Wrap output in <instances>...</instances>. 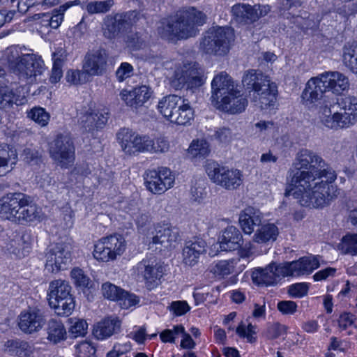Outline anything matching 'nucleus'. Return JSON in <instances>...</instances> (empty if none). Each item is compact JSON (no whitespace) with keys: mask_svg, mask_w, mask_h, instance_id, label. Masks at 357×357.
<instances>
[{"mask_svg":"<svg viewBox=\"0 0 357 357\" xmlns=\"http://www.w3.org/2000/svg\"><path fill=\"white\" fill-rule=\"evenodd\" d=\"M123 289L110 283L105 282L102 285V292L103 296L111 301H117L119 296L123 293Z\"/></svg>","mask_w":357,"mask_h":357,"instance_id":"nucleus-54","label":"nucleus"},{"mask_svg":"<svg viewBox=\"0 0 357 357\" xmlns=\"http://www.w3.org/2000/svg\"><path fill=\"white\" fill-rule=\"evenodd\" d=\"M152 150L149 153H165L169 149V143L167 139L160 137L156 139H151V143Z\"/></svg>","mask_w":357,"mask_h":357,"instance_id":"nucleus-61","label":"nucleus"},{"mask_svg":"<svg viewBox=\"0 0 357 357\" xmlns=\"http://www.w3.org/2000/svg\"><path fill=\"white\" fill-rule=\"evenodd\" d=\"M288 276H299L311 273L319 266V256L303 257L297 261L284 263Z\"/></svg>","mask_w":357,"mask_h":357,"instance_id":"nucleus-24","label":"nucleus"},{"mask_svg":"<svg viewBox=\"0 0 357 357\" xmlns=\"http://www.w3.org/2000/svg\"><path fill=\"white\" fill-rule=\"evenodd\" d=\"M4 350L13 356L30 357L33 351V347L29 342L20 339L8 340L4 343Z\"/></svg>","mask_w":357,"mask_h":357,"instance_id":"nucleus-37","label":"nucleus"},{"mask_svg":"<svg viewBox=\"0 0 357 357\" xmlns=\"http://www.w3.org/2000/svg\"><path fill=\"white\" fill-rule=\"evenodd\" d=\"M26 203V195L21 192L8 193L0 199V217L15 222L18 213Z\"/></svg>","mask_w":357,"mask_h":357,"instance_id":"nucleus-18","label":"nucleus"},{"mask_svg":"<svg viewBox=\"0 0 357 357\" xmlns=\"http://www.w3.org/2000/svg\"><path fill=\"white\" fill-rule=\"evenodd\" d=\"M114 4V0L89 1L86 2L85 9L89 15L106 13Z\"/></svg>","mask_w":357,"mask_h":357,"instance_id":"nucleus-47","label":"nucleus"},{"mask_svg":"<svg viewBox=\"0 0 357 357\" xmlns=\"http://www.w3.org/2000/svg\"><path fill=\"white\" fill-rule=\"evenodd\" d=\"M109 118L107 109H89L81 117L80 124L88 132L102 128Z\"/></svg>","mask_w":357,"mask_h":357,"instance_id":"nucleus-23","label":"nucleus"},{"mask_svg":"<svg viewBox=\"0 0 357 357\" xmlns=\"http://www.w3.org/2000/svg\"><path fill=\"white\" fill-rule=\"evenodd\" d=\"M236 333L243 338H246L247 341L250 343H254L257 340L256 335V326L249 324L247 327L243 324H240L236 328Z\"/></svg>","mask_w":357,"mask_h":357,"instance_id":"nucleus-55","label":"nucleus"},{"mask_svg":"<svg viewBox=\"0 0 357 357\" xmlns=\"http://www.w3.org/2000/svg\"><path fill=\"white\" fill-rule=\"evenodd\" d=\"M8 60L9 66L13 73L28 83H33L36 81V77L42 75L45 70L41 56L34 54H25L17 56L15 60Z\"/></svg>","mask_w":357,"mask_h":357,"instance_id":"nucleus-8","label":"nucleus"},{"mask_svg":"<svg viewBox=\"0 0 357 357\" xmlns=\"http://www.w3.org/2000/svg\"><path fill=\"white\" fill-rule=\"evenodd\" d=\"M243 242L240 231L234 226H229L222 231L219 238L220 247L222 250L231 251L238 249Z\"/></svg>","mask_w":357,"mask_h":357,"instance_id":"nucleus-32","label":"nucleus"},{"mask_svg":"<svg viewBox=\"0 0 357 357\" xmlns=\"http://www.w3.org/2000/svg\"><path fill=\"white\" fill-rule=\"evenodd\" d=\"M323 85L326 91H331L333 93L341 94L349 87V79L344 74L337 72H326L320 75Z\"/></svg>","mask_w":357,"mask_h":357,"instance_id":"nucleus-26","label":"nucleus"},{"mask_svg":"<svg viewBox=\"0 0 357 357\" xmlns=\"http://www.w3.org/2000/svg\"><path fill=\"white\" fill-rule=\"evenodd\" d=\"M206 243L200 238H194L187 241L183 249V261L188 266H194L198 261L201 255L206 252Z\"/></svg>","mask_w":357,"mask_h":357,"instance_id":"nucleus-28","label":"nucleus"},{"mask_svg":"<svg viewBox=\"0 0 357 357\" xmlns=\"http://www.w3.org/2000/svg\"><path fill=\"white\" fill-rule=\"evenodd\" d=\"M308 286L306 283H296L289 286L288 289L289 294L295 298H301L307 294Z\"/></svg>","mask_w":357,"mask_h":357,"instance_id":"nucleus-63","label":"nucleus"},{"mask_svg":"<svg viewBox=\"0 0 357 357\" xmlns=\"http://www.w3.org/2000/svg\"><path fill=\"white\" fill-rule=\"evenodd\" d=\"M155 230V234L149 243V248H154L155 246V250L171 248L178 238V229L169 224H158Z\"/></svg>","mask_w":357,"mask_h":357,"instance_id":"nucleus-20","label":"nucleus"},{"mask_svg":"<svg viewBox=\"0 0 357 357\" xmlns=\"http://www.w3.org/2000/svg\"><path fill=\"white\" fill-rule=\"evenodd\" d=\"M121 321L115 316L105 317L93 326V335L97 340H106L121 332Z\"/></svg>","mask_w":357,"mask_h":357,"instance_id":"nucleus-25","label":"nucleus"},{"mask_svg":"<svg viewBox=\"0 0 357 357\" xmlns=\"http://www.w3.org/2000/svg\"><path fill=\"white\" fill-rule=\"evenodd\" d=\"M17 161L16 150L7 144L0 145V176L10 172Z\"/></svg>","mask_w":357,"mask_h":357,"instance_id":"nucleus-35","label":"nucleus"},{"mask_svg":"<svg viewBox=\"0 0 357 357\" xmlns=\"http://www.w3.org/2000/svg\"><path fill=\"white\" fill-rule=\"evenodd\" d=\"M270 6L268 5H248L245 21L242 23L250 24L257 21L259 17L267 15L270 12Z\"/></svg>","mask_w":357,"mask_h":357,"instance_id":"nucleus-45","label":"nucleus"},{"mask_svg":"<svg viewBox=\"0 0 357 357\" xmlns=\"http://www.w3.org/2000/svg\"><path fill=\"white\" fill-rule=\"evenodd\" d=\"M47 339L56 344L66 337V331L63 323L54 319H50L47 326Z\"/></svg>","mask_w":357,"mask_h":357,"instance_id":"nucleus-41","label":"nucleus"},{"mask_svg":"<svg viewBox=\"0 0 357 357\" xmlns=\"http://www.w3.org/2000/svg\"><path fill=\"white\" fill-rule=\"evenodd\" d=\"M28 117L41 126L47 125L50 120V114L45 109L40 107H36L28 112Z\"/></svg>","mask_w":357,"mask_h":357,"instance_id":"nucleus-52","label":"nucleus"},{"mask_svg":"<svg viewBox=\"0 0 357 357\" xmlns=\"http://www.w3.org/2000/svg\"><path fill=\"white\" fill-rule=\"evenodd\" d=\"M153 91L147 85H141L134 87L132 90H123L121 97L126 105L135 112L142 109L145 104L152 97Z\"/></svg>","mask_w":357,"mask_h":357,"instance_id":"nucleus-17","label":"nucleus"},{"mask_svg":"<svg viewBox=\"0 0 357 357\" xmlns=\"http://www.w3.org/2000/svg\"><path fill=\"white\" fill-rule=\"evenodd\" d=\"M144 179L149 191L160 195L173 187L175 178L169 169L162 167L146 172Z\"/></svg>","mask_w":357,"mask_h":357,"instance_id":"nucleus-15","label":"nucleus"},{"mask_svg":"<svg viewBox=\"0 0 357 357\" xmlns=\"http://www.w3.org/2000/svg\"><path fill=\"white\" fill-rule=\"evenodd\" d=\"M46 322L44 312L38 308H29L21 312L18 326L24 333L32 334L39 331Z\"/></svg>","mask_w":357,"mask_h":357,"instance_id":"nucleus-19","label":"nucleus"},{"mask_svg":"<svg viewBox=\"0 0 357 357\" xmlns=\"http://www.w3.org/2000/svg\"><path fill=\"white\" fill-rule=\"evenodd\" d=\"M50 155L52 159L61 168H68L75 160V146L71 137L59 134L50 144Z\"/></svg>","mask_w":357,"mask_h":357,"instance_id":"nucleus-12","label":"nucleus"},{"mask_svg":"<svg viewBox=\"0 0 357 357\" xmlns=\"http://www.w3.org/2000/svg\"><path fill=\"white\" fill-rule=\"evenodd\" d=\"M278 234V227L274 224L269 223L262 225L257 230L253 240L258 243H266L270 241H274L276 240Z\"/></svg>","mask_w":357,"mask_h":357,"instance_id":"nucleus-43","label":"nucleus"},{"mask_svg":"<svg viewBox=\"0 0 357 357\" xmlns=\"http://www.w3.org/2000/svg\"><path fill=\"white\" fill-rule=\"evenodd\" d=\"M108 54L104 49H99L87 53L83 61V70L89 76H100L107 70Z\"/></svg>","mask_w":357,"mask_h":357,"instance_id":"nucleus-21","label":"nucleus"},{"mask_svg":"<svg viewBox=\"0 0 357 357\" xmlns=\"http://www.w3.org/2000/svg\"><path fill=\"white\" fill-rule=\"evenodd\" d=\"M71 287L63 280H55L50 283L48 289L49 305L59 316H69L75 309V303L70 294Z\"/></svg>","mask_w":357,"mask_h":357,"instance_id":"nucleus-7","label":"nucleus"},{"mask_svg":"<svg viewBox=\"0 0 357 357\" xmlns=\"http://www.w3.org/2000/svg\"><path fill=\"white\" fill-rule=\"evenodd\" d=\"M278 310L284 315L294 314L297 310V304L291 301H282L278 303Z\"/></svg>","mask_w":357,"mask_h":357,"instance_id":"nucleus-64","label":"nucleus"},{"mask_svg":"<svg viewBox=\"0 0 357 357\" xmlns=\"http://www.w3.org/2000/svg\"><path fill=\"white\" fill-rule=\"evenodd\" d=\"M194 119V110L190 105L188 100L183 98L177 109L175 110L174 114L170 121L178 125L186 126L191 123Z\"/></svg>","mask_w":357,"mask_h":357,"instance_id":"nucleus-39","label":"nucleus"},{"mask_svg":"<svg viewBox=\"0 0 357 357\" xmlns=\"http://www.w3.org/2000/svg\"><path fill=\"white\" fill-rule=\"evenodd\" d=\"M75 347L76 357H96L95 347L88 342H82Z\"/></svg>","mask_w":357,"mask_h":357,"instance_id":"nucleus-58","label":"nucleus"},{"mask_svg":"<svg viewBox=\"0 0 357 357\" xmlns=\"http://www.w3.org/2000/svg\"><path fill=\"white\" fill-rule=\"evenodd\" d=\"M242 83L247 89L253 91V100L261 109L273 108L278 93L276 84L261 71L249 70L245 73Z\"/></svg>","mask_w":357,"mask_h":357,"instance_id":"nucleus-5","label":"nucleus"},{"mask_svg":"<svg viewBox=\"0 0 357 357\" xmlns=\"http://www.w3.org/2000/svg\"><path fill=\"white\" fill-rule=\"evenodd\" d=\"M72 250L69 241H61L49 245L45 255V269L52 273L66 269L72 261Z\"/></svg>","mask_w":357,"mask_h":357,"instance_id":"nucleus-11","label":"nucleus"},{"mask_svg":"<svg viewBox=\"0 0 357 357\" xmlns=\"http://www.w3.org/2000/svg\"><path fill=\"white\" fill-rule=\"evenodd\" d=\"M23 100H24V98L20 99L14 94L13 90L7 86L6 79L2 82V84H0V108H9L14 103L17 105H21L23 103Z\"/></svg>","mask_w":357,"mask_h":357,"instance_id":"nucleus-42","label":"nucleus"},{"mask_svg":"<svg viewBox=\"0 0 357 357\" xmlns=\"http://www.w3.org/2000/svg\"><path fill=\"white\" fill-rule=\"evenodd\" d=\"M321 121L327 128L337 130L347 128L357 122V98H338L333 105L321 108Z\"/></svg>","mask_w":357,"mask_h":357,"instance_id":"nucleus-3","label":"nucleus"},{"mask_svg":"<svg viewBox=\"0 0 357 357\" xmlns=\"http://www.w3.org/2000/svg\"><path fill=\"white\" fill-rule=\"evenodd\" d=\"M206 16L194 7L178 10L174 16L162 19L158 32L163 38L176 37L187 39L199 33L198 26H202Z\"/></svg>","mask_w":357,"mask_h":357,"instance_id":"nucleus-2","label":"nucleus"},{"mask_svg":"<svg viewBox=\"0 0 357 357\" xmlns=\"http://www.w3.org/2000/svg\"><path fill=\"white\" fill-rule=\"evenodd\" d=\"M138 274L142 275L148 282L160 280L163 275L164 267L151 259H143L137 265Z\"/></svg>","mask_w":357,"mask_h":357,"instance_id":"nucleus-31","label":"nucleus"},{"mask_svg":"<svg viewBox=\"0 0 357 357\" xmlns=\"http://www.w3.org/2000/svg\"><path fill=\"white\" fill-rule=\"evenodd\" d=\"M116 137L126 153L134 155L139 153V134L128 128H123L117 132Z\"/></svg>","mask_w":357,"mask_h":357,"instance_id":"nucleus-34","label":"nucleus"},{"mask_svg":"<svg viewBox=\"0 0 357 357\" xmlns=\"http://www.w3.org/2000/svg\"><path fill=\"white\" fill-rule=\"evenodd\" d=\"M240 261L241 259L219 261L211 266L210 271L216 276L224 278L234 273L236 266Z\"/></svg>","mask_w":357,"mask_h":357,"instance_id":"nucleus-44","label":"nucleus"},{"mask_svg":"<svg viewBox=\"0 0 357 357\" xmlns=\"http://www.w3.org/2000/svg\"><path fill=\"white\" fill-rule=\"evenodd\" d=\"M81 4L80 0L70 1L60 6L58 8L54 9L51 13H39L35 16L38 17L37 19L43 18V26L57 29L63 20L65 12L73 6Z\"/></svg>","mask_w":357,"mask_h":357,"instance_id":"nucleus-27","label":"nucleus"},{"mask_svg":"<svg viewBox=\"0 0 357 357\" xmlns=\"http://www.w3.org/2000/svg\"><path fill=\"white\" fill-rule=\"evenodd\" d=\"M247 105L248 101L241 96V91L235 89L232 94L222 98V102L216 107L231 114H236L244 111Z\"/></svg>","mask_w":357,"mask_h":357,"instance_id":"nucleus-33","label":"nucleus"},{"mask_svg":"<svg viewBox=\"0 0 357 357\" xmlns=\"http://www.w3.org/2000/svg\"><path fill=\"white\" fill-rule=\"evenodd\" d=\"M262 213L259 209L252 206L245 208L239 215V224L246 234H251L255 227L261 223Z\"/></svg>","mask_w":357,"mask_h":357,"instance_id":"nucleus-30","label":"nucleus"},{"mask_svg":"<svg viewBox=\"0 0 357 357\" xmlns=\"http://www.w3.org/2000/svg\"><path fill=\"white\" fill-rule=\"evenodd\" d=\"M182 98L176 95H169L163 97L158 102V112L169 121L172 120L175 110L182 103Z\"/></svg>","mask_w":357,"mask_h":357,"instance_id":"nucleus-38","label":"nucleus"},{"mask_svg":"<svg viewBox=\"0 0 357 357\" xmlns=\"http://www.w3.org/2000/svg\"><path fill=\"white\" fill-rule=\"evenodd\" d=\"M287 276L284 263L280 264L271 263L264 268L255 269L252 273V280L257 284L270 286L276 284L281 278Z\"/></svg>","mask_w":357,"mask_h":357,"instance_id":"nucleus-16","label":"nucleus"},{"mask_svg":"<svg viewBox=\"0 0 357 357\" xmlns=\"http://www.w3.org/2000/svg\"><path fill=\"white\" fill-rule=\"evenodd\" d=\"M126 212L130 213L139 230L146 229L151 224V218L147 211L133 208H129Z\"/></svg>","mask_w":357,"mask_h":357,"instance_id":"nucleus-46","label":"nucleus"},{"mask_svg":"<svg viewBox=\"0 0 357 357\" xmlns=\"http://www.w3.org/2000/svg\"><path fill=\"white\" fill-rule=\"evenodd\" d=\"M126 250V241L120 235L100 238L94 245L93 255L98 261L107 262L121 256Z\"/></svg>","mask_w":357,"mask_h":357,"instance_id":"nucleus-13","label":"nucleus"},{"mask_svg":"<svg viewBox=\"0 0 357 357\" xmlns=\"http://www.w3.org/2000/svg\"><path fill=\"white\" fill-rule=\"evenodd\" d=\"M117 302H119L122 308L128 309L138 303L139 299L135 294L123 290V293L119 296Z\"/></svg>","mask_w":357,"mask_h":357,"instance_id":"nucleus-60","label":"nucleus"},{"mask_svg":"<svg viewBox=\"0 0 357 357\" xmlns=\"http://www.w3.org/2000/svg\"><path fill=\"white\" fill-rule=\"evenodd\" d=\"M168 308L175 316L183 315L190 309L188 303L185 301H173Z\"/></svg>","mask_w":357,"mask_h":357,"instance_id":"nucleus-62","label":"nucleus"},{"mask_svg":"<svg viewBox=\"0 0 357 357\" xmlns=\"http://www.w3.org/2000/svg\"><path fill=\"white\" fill-rule=\"evenodd\" d=\"M206 172L209 178L216 185L227 190H235L243 183V174L236 169H229L213 160H207Z\"/></svg>","mask_w":357,"mask_h":357,"instance_id":"nucleus-9","label":"nucleus"},{"mask_svg":"<svg viewBox=\"0 0 357 357\" xmlns=\"http://www.w3.org/2000/svg\"><path fill=\"white\" fill-rule=\"evenodd\" d=\"M43 216L42 209L37 205L31 204L29 197L26 195V203L22 206L15 222H40L43 219Z\"/></svg>","mask_w":357,"mask_h":357,"instance_id":"nucleus-36","label":"nucleus"},{"mask_svg":"<svg viewBox=\"0 0 357 357\" xmlns=\"http://www.w3.org/2000/svg\"><path fill=\"white\" fill-rule=\"evenodd\" d=\"M205 82L204 72L195 63H185L177 67L170 77V85L176 90L186 87L193 89Z\"/></svg>","mask_w":357,"mask_h":357,"instance_id":"nucleus-10","label":"nucleus"},{"mask_svg":"<svg viewBox=\"0 0 357 357\" xmlns=\"http://www.w3.org/2000/svg\"><path fill=\"white\" fill-rule=\"evenodd\" d=\"M134 73V68L131 64L123 62L116 71V77L119 82H123L132 77Z\"/></svg>","mask_w":357,"mask_h":357,"instance_id":"nucleus-59","label":"nucleus"},{"mask_svg":"<svg viewBox=\"0 0 357 357\" xmlns=\"http://www.w3.org/2000/svg\"><path fill=\"white\" fill-rule=\"evenodd\" d=\"M70 277L73 283L77 287L89 288L91 280L79 268H74L70 271Z\"/></svg>","mask_w":357,"mask_h":357,"instance_id":"nucleus-51","label":"nucleus"},{"mask_svg":"<svg viewBox=\"0 0 357 357\" xmlns=\"http://www.w3.org/2000/svg\"><path fill=\"white\" fill-rule=\"evenodd\" d=\"M211 89V98L214 105L217 107L222 102V98L232 94L235 87L231 77L225 72H220L213 79Z\"/></svg>","mask_w":357,"mask_h":357,"instance_id":"nucleus-22","label":"nucleus"},{"mask_svg":"<svg viewBox=\"0 0 357 357\" xmlns=\"http://www.w3.org/2000/svg\"><path fill=\"white\" fill-rule=\"evenodd\" d=\"M286 332L287 327L284 325H282L277 322L269 325L267 327L264 335L267 339L274 340L282 335L283 334H285Z\"/></svg>","mask_w":357,"mask_h":357,"instance_id":"nucleus-57","label":"nucleus"},{"mask_svg":"<svg viewBox=\"0 0 357 357\" xmlns=\"http://www.w3.org/2000/svg\"><path fill=\"white\" fill-rule=\"evenodd\" d=\"M21 155L23 160L31 166H38L43 162L42 151L36 146L25 147Z\"/></svg>","mask_w":357,"mask_h":357,"instance_id":"nucleus-49","label":"nucleus"},{"mask_svg":"<svg viewBox=\"0 0 357 357\" xmlns=\"http://www.w3.org/2000/svg\"><path fill=\"white\" fill-rule=\"evenodd\" d=\"M344 65L353 73L357 75V42L346 43L342 48Z\"/></svg>","mask_w":357,"mask_h":357,"instance_id":"nucleus-40","label":"nucleus"},{"mask_svg":"<svg viewBox=\"0 0 357 357\" xmlns=\"http://www.w3.org/2000/svg\"><path fill=\"white\" fill-rule=\"evenodd\" d=\"M321 85H323V81L320 75L308 80L301 96L304 104L310 105L323 97L326 89V86H321Z\"/></svg>","mask_w":357,"mask_h":357,"instance_id":"nucleus-29","label":"nucleus"},{"mask_svg":"<svg viewBox=\"0 0 357 357\" xmlns=\"http://www.w3.org/2000/svg\"><path fill=\"white\" fill-rule=\"evenodd\" d=\"M307 177L301 181L291 183L294 186L286 192L292 195L298 199L299 204L305 207L323 208L331 204L337 197L335 187L331 185L334 181H329L328 177L312 178V175L304 174Z\"/></svg>","mask_w":357,"mask_h":357,"instance_id":"nucleus-1","label":"nucleus"},{"mask_svg":"<svg viewBox=\"0 0 357 357\" xmlns=\"http://www.w3.org/2000/svg\"><path fill=\"white\" fill-rule=\"evenodd\" d=\"M88 324L84 319L71 320L69 333L73 337L84 336L87 333Z\"/></svg>","mask_w":357,"mask_h":357,"instance_id":"nucleus-53","label":"nucleus"},{"mask_svg":"<svg viewBox=\"0 0 357 357\" xmlns=\"http://www.w3.org/2000/svg\"><path fill=\"white\" fill-rule=\"evenodd\" d=\"M88 73L82 70H70L67 72V82L73 84H82L86 82L88 79Z\"/></svg>","mask_w":357,"mask_h":357,"instance_id":"nucleus-56","label":"nucleus"},{"mask_svg":"<svg viewBox=\"0 0 357 357\" xmlns=\"http://www.w3.org/2000/svg\"><path fill=\"white\" fill-rule=\"evenodd\" d=\"M295 169L289 172L291 183L298 182L307 177L304 174L312 175V178L328 177L329 181L336 179V174L325 162L321 156L314 151L302 149L296 154L294 162Z\"/></svg>","mask_w":357,"mask_h":357,"instance_id":"nucleus-4","label":"nucleus"},{"mask_svg":"<svg viewBox=\"0 0 357 357\" xmlns=\"http://www.w3.org/2000/svg\"><path fill=\"white\" fill-rule=\"evenodd\" d=\"M146 34L141 32H130L124 37L127 46L132 50H139L146 46Z\"/></svg>","mask_w":357,"mask_h":357,"instance_id":"nucleus-48","label":"nucleus"},{"mask_svg":"<svg viewBox=\"0 0 357 357\" xmlns=\"http://www.w3.org/2000/svg\"><path fill=\"white\" fill-rule=\"evenodd\" d=\"M234 32L229 26H218L206 31L202 37L199 48L208 54L225 56L234 41Z\"/></svg>","mask_w":357,"mask_h":357,"instance_id":"nucleus-6","label":"nucleus"},{"mask_svg":"<svg viewBox=\"0 0 357 357\" xmlns=\"http://www.w3.org/2000/svg\"><path fill=\"white\" fill-rule=\"evenodd\" d=\"M137 11L130 10L106 16L102 28L104 36L109 40L118 38L122 32L137 22L139 19Z\"/></svg>","mask_w":357,"mask_h":357,"instance_id":"nucleus-14","label":"nucleus"},{"mask_svg":"<svg viewBox=\"0 0 357 357\" xmlns=\"http://www.w3.org/2000/svg\"><path fill=\"white\" fill-rule=\"evenodd\" d=\"M340 248L344 254L357 255V234H347L342 238Z\"/></svg>","mask_w":357,"mask_h":357,"instance_id":"nucleus-50","label":"nucleus"}]
</instances>
